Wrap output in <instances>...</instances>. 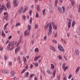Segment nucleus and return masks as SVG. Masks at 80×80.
<instances>
[{
	"label": "nucleus",
	"instance_id": "1",
	"mask_svg": "<svg viewBox=\"0 0 80 80\" xmlns=\"http://www.w3.org/2000/svg\"><path fill=\"white\" fill-rule=\"evenodd\" d=\"M52 23H51L50 24L49 28L48 29L49 32V33H48V35H50V33H52Z\"/></svg>",
	"mask_w": 80,
	"mask_h": 80
},
{
	"label": "nucleus",
	"instance_id": "2",
	"mask_svg": "<svg viewBox=\"0 0 80 80\" xmlns=\"http://www.w3.org/2000/svg\"><path fill=\"white\" fill-rule=\"evenodd\" d=\"M3 9L5 11H6L7 10V8L5 7V5H2L1 7L0 8V13H2V11Z\"/></svg>",
	"mask_w": 80,
	"mask_h": 80
},
{
	"label": "nucleus",
	"instance_id": "3",
	"mask_svg": "<svg viewBox=\"0 0 80 80\" xmlns=\"http://www.w3.org/2000/svg\"><path fill=\"white\" fill-rule=\"evenodd\" d=\"M13 3L14 7H17V6H18V0H14Z\"/></svg>",
	"mask_w": 80,
	"mask_h": 80
},
{
	"label": "nucleus",
	"instance_id": "4",
	"mask_svg": "<svg viewBox=\"0 0 80 80\" xmlns=\"http://www.w3.org/2000/svg\"><path fill=\"white\" fill-rule=\"evenodd\" d=\"M58 47L59 50L61 52H64V49H63V47H62V46L61 45H58Z\"/></svg>",
	"mask_w": 80,
	"mask_h": 80
},
{
	"label": "nucleus",
	"instance_id": "5",
	"mask_svg": "<svg viewBox=\"0 0 80 80\" xmlns=\"http://www.w3.org/2000/svg\"><path fill=\"white\" fill-rule=\"evenodd\" d=\"M71 22H72V20L71 19H69V22L68 24V28H70L71 26Z\"/></svg>",
	"mask_w": 80,
	"mask_h": 80
},
{
	"label": "nucleus",
	"instance_id": "6",
	"mask_svg": "<svg viewBox=\"0 0 80 80\" xmlns=\"http://www.w3.org/2000/svg\"><path fill=\"white\" fill-rule=\"evenodd\" d=\"M30 34V31L28 30H26L24 32V35L25 36H27Z\"/></svg>",
	"mask_w": 80,
	"mask_h": 80
},
{
	"label": "nucleus",
	"instance_id": "7",
	"mask_svg": "<svg viewBox=\"0 0 80 80\" xmlns=\"http://www.w3.org/2000/svg\"><path fill=\"white\" fill-rule=\"evenodd\" d=\"M20 46H19L18 47L16 48L15 50V54H17V52H18V51H19V50H20Z\"/></svg>",
	"mask_w": 80,
	"mask_h": 80
},
{
	"label": "nucleus",
	"instance_id": "8",
	"mask_svg": "<svg viewBox=\"0 0 80 80\" xmlns=\"http://www.w3.org/2000/svg\"><path fill=\"white\" fill-rule=\"evenodd\" d=\"M58 9L59 12L62 14L63 13V11L62 10V8L60 7H58Z\"/></svg>",
	"mask_w": 80,
	"mask_h": 80
},
{
	"label": "nucleus",
	"instance_id": "9",
	"mask_svg": "<svg viewBox=\"0 0 80 80\" xmlns=\"http://www.w3.org/2000/svg\"><path fill=\"white\" fill-rule=\"evenodd\" d=\"M6 6L7 8L8 9H10V2H8L6 4Z\"/></svg>",
	"mask_w": 80,
	"mask_h": 80
},
{
	"label": "nucleus",
	"instance_id": "10",
	"mask_svg": "<svg viewBox=\"0 0 80 80\" xmlns=\"http://www.w3.org/2000/svg\"><path fill=\"white\" fill-rule=\"evenodd\" d=\"M50 48L51 50H52L53 52H55L56 51V49L54 47L52 46H50Z\"/></svg>",
	"mask_w": 80,
	"mask_h": 80
},
{
	"label": "nucleus",
	"instance_id": "11",
	"mask_svg": "<svg viewBox=\"0 0 80 80\" xmlns=\"http://www.w3.org/2000/svg\"><path fill=\"white\" fill-rule=\"evenodd\" d=\"M23 12V7H21L18 12L19 14H21Z\"/></svg>",
	"mask_w": 80,
	"mask_h": 80
},
{
	"label": "nucleus",
	"instance_id": "12",
	"mask_svg": "<svg viewBox=\"0 0 80 80\" xmlns=\"http://www.w3.org/2000/svg\"><path fill=\"white\" fill-rule=\"evenodd\" d=\"M40 57H41V56H39L37 57H35L34 58V61H35V62L36 61H37L38 58H40Z\"/></svg>",
	"mask_w": 80,
	"mask_h": 80
},
{
	"label": "nucleus",
	"instance_id": "13",
	"mask_svg": "<svg viewBox=\"0 0 80 80\" xmlns=\"http://www.w3.org/2000/svg\"><path fill=\"white\" fill-rule=\"evenodd\" d=\"M10 45H11V42H9L8 44V45L7 47V48H8V50H12V49L10 48Z\"/></svg>",
	"mask_w": 80,
	"mask_h": 80
},
{
	"label": "nucleus",
	"instance_id": "14",
	"mask_svg": "<svg viewBox=\"0 0 80 80\" xmlns=\"http://www.w3.org/2000/svg\"><path fill=\"white\" fill-rule=\"evenodd\" d=\"M75 53L76 55H79V51L78 49H76L75 50Z\"/></svg>",
	"mask_w": 80,
	"mask_h": 80
},
{
	"label": "nucleus",
	"instance_id": "15",
	"mask_svg": "<svg viewBox=\"0 0 80 80\" xmlns=\"http://www.w3.org/2000/svg\"><path fill=\"white\" fill-rule=\"evenodd\" d=\"M80 67H78L77 68V69H76V74H77V73H78V71H79V70H80Z\"/></svg>",
	"mask_w": 80,
	"mask_h": 80
},
{
	"label": "nucleus",
	"instance_id": "16",
	"mask_svg": "<svg viewBox=\"0 0 80 80\" xmlns=\"http://www.w3.org/2000/svg\"><path fill=\"white\" fill-rule=\"evenodd\" d=\"M37 11L39 12L40 10V7L39 5H38L37 6Z\"/></svg>",
	"mask_w": 80,
	"mask_h": 80
},
{
	"label": "nucleus",
	"instance_id": "17",
	"mask_svg": "<svg viewBox=\"0 0 80 80\" xmlns=\"http://www.w3.org/2000/svg\"><path fill=\"white\" fill-rule=\"evenodd\" d=\"M47 72L48 74H49V75H50V74H52V72H51V71L50 70H47Z\"/></svg>",
	"mask_w": 80,
	"mask_h": 80
},
{
	"label": "nucleus",
	"instance_id": "18",
	"mask_svg": "<svg viewBox=\"0 0 80 80\" xmlns=\"http://www.w3.org/2000/svg\"><path fill=\"white\" fill-rule=\"evenodd\" d=\"M51 68L52 69H54V68H55V65H53V64H51Z\"/></svg>",
	"mask_w": 80,
	"mask_h": 80
},
{
	"label": "nucleus",
	"instance_id": "19",
	"mask_svg": "<svg viewBox=\"0 0 80 80\" xmlns=\"http://www.w3.org/2000/svg\"><path fill=\"white\" fill-rule=\"evenodd\" d=\"M49 26V24H47L44 27V29L46 30L47 28H48V26Z\"/></svg>",
	"mask_w": 80,
	"mask_h": 80
},
{
	"label": "nucleus",
	"instance_id": "20",
	"mask_svg": "<svg viewBox=\"0 0 80 80\" xmlns=\"http://www.w3.org/2000/svg\"><path fill=\"white\" fill-rule=\"evenodd\" d=\"M3 14L4 15L7 16H5L6 18H8V13H7V12H5Z\"/></svg>",
	"mask_w": 80,
	"mask_h": 80
},
{
	"label": "nucleus",
	"instance_id": "21",
	"mask_svg": "<svg viewBox=\"0 0 80 80\" xmlns=\"http://www.w3.org/2000/svg\"><path fill=\"white\" fill-rule=\"evenodd\" d=\"M1 35L3 37H6V35H5V34H4L3 32H2Z\"/></svg>",
	"mask_w": 80,
	"mask_h": 80
},
{
	"label": "nucleus",
	"instance_id": "22",
	"mask_svg": "<svg viewBox=\"0 0 80 80\" xmlns=\"http://www.w3.org/2000/svg\"><path fill=\"white\" fill-rule=\"evenodd\" d=\"M28 30L29 31H30L31 30V26L29 25L28 26Z\"/></svg>",
	"mask_w": 80,
	"mask_h": 80
},
{
	"label": "nucleus",
	"instance_id": "23",
	"mask_svg": "<svg viewBox=\"0 0 80 80\" xmlns=\"http://www.w3.org/2000/svg\"><path fill=\"white\" fill-rule=\"evenodd\" d=\"M68 66H66V67H64V68H62L63 69L64 71H65L67 69H68Z\"/></svg>",
	"mask_w": 80,
	"mask_h": 80
},
{
	"label": "nucleus",
	"instance_id": "24",
	"mask_svg": "<svg viewBox=\"0 0 80 80\" xmlns=\"http://www.w3.org/2000/svg\"><path fill=\"white\" fill-rule=\"evenodd\" d=\"M22 18L24 20H26V16L25 15H22Z\"/></svg>",
	"mask_w": 80,
	"mask_h": 80
},
{
	"label": "nucleus",
	"instance_id": "25",
	"mask_svg": "<svg viewBox=\"0 0 80 80\" xmlns=\"http://www.w3.org/2000/svg\"><path fill=\"white\" fill-rule=\"evenodd\" d=\"M75 24V21H73L72 24V27H74V25Z\"/></svg>",
	"mask_w": 80,
	"mask_h": 80
},
{
	"label": "nucleus",
	"instance_id": "26",
	"mask_svg": "<svg viewBox=\"0 0 80 80\" xmlns=\"http://www.w3.org/2000/svg\"><path fill=\"white\" fill-rule=\"evenodd\" d=\"M56 74V71L55 70H54L53 74V77H54L55 76Z\"/></svg>",
	"mask_w": 80,
	"mask_h": 80
},
{
	"label": "nucleus",
	"instance_id": "27",
	"mask_svg": "<svg viewBox=\"0 0 80 80\" xmlns=\"http://www.w3.org/2000/svg\"><path fill=\"white\" fill-rule=\"evenodd\" d=\"M34 51L35 52H39L38 48H35L34 50Z\"/></svg>",
	"mask_w": 80,
	"mask_h": 80
},
{
	"label": "nucleus",
	"instance_id": "28",
	"mask_svg": "<svg viewBox=\"0 0 80 80\" xmlns=\"http://www.w3.org/2000/svg\"><path fill=\"white\" fill-rule=\"evenodd\" d=\"M20 42H21V40H19L18 43L16 45V47H18L19 46V45H20Z\"/></svg>",
	"mask_w": 80,
	"mask_h": 80
},
{
	"label": "nucleus",
	"instance_id": "29",
	"mask_svg": "<svg viewBox=\"0 0 80 80\" xmlns=\"http://www.w3.org/2000/svg\"><path fill=\"white\" fill-rule=\"evenodd\" d=\"M46 9H44L42 10V14L43 15H45V13Z\"/></svg>",
	"mask_w": 80,
	"mask_h": 80
},
{
	"label": "nucleus",
	"instance_id": "30",
	"mask_svg": "<svg viewBox=\"0 0 80 80\" xmlns=\"http://www.w3.org/2000/svg\"><path fill=\"white\" fill-rule=\"evenodd\" d=\"M54 29L55 30H57V26H56V25L53 27Z\"/></svg>",
	"mask_w": 80,
	"mask_h": 80
},
{
	"label": "nucleus",
	"instance_id": "31",
	"mask_svg": "<svg viewBox=\"0 0 80 80\" xmlns=\"http://www.w3.org/2000/svg\"><path fill=\"white\" fill-rule=\"evenodd\" d=\"M52 42H53V43H57V41L56 40H52Z\"/></svg>",
	"mask_w": 80,
	"mask_h": 80
},
{
	"label": "nucleus",
	"instance_id": "32",
	"mask_svg": "<svg viewBox=\"0 0 80 80\" xmlns=\"http://www.w3.org/2000/svg\"><path fill=\"white\" fill-rule=\"evenodd\" d=\"M23 61L24 62H26V61H27V58L24 57H23Z\"/></svg>",
	"mask_w": 80,
	"mask_h": 80
},
{
	"label": "nucleus",
	"instance_id": "33",
	"mask_svg": "<svg viewBox=\"0 0 80 80\" xmlns=\"http://www.w3.org/2000/svg\"><path fill=\"white\" fill-rule=\"evenodd\" d=\"M27 10V8H24L23 9V13H25V12H26V11Z\"/></svg>",
	"mask_w": 80,
	"mask_h": 80
},
{
	"label": "nucleus",
	"instance_id": "34",
	"mask_svg": "<svg viewBox=\"0 0 80 80\" xmlns=\"http://www.w3.org/2000/svg\"><path fill=\"white\" fill-rule=\"evenodd\" d=\"M26 77H28V75H29V72H26Z\"/></svg>",
	"mask_w": 80,
	"mask_h": 80
},
{
	"label": "nucleus",
	"instance_id": "35",
	"mask_svg": "<svg viewBox=\"0 0 80 80\" xmlns=\"http://www.w3.org/2000/svg\"><path fill=\"white\" fill-rule=\"evenodd\" d=\"M62 10H63V12H65V7L63 6L62 7Z\"/></svg>",
	"mask_w": 80,
	"mask_h": 80
},
{
	"label": "nucleus",
	"instance_id": "36",
	"mask_svg": "<svg viewBox=\"0 0 80 80\" xmlns=\"http://www.w3.org/2000/svg\"><path fill=\"white\" fill-rule=\"evenodd\" d=\"M32 18H31L29 19V23H32Z\"/></svg>",
	"mask_w": 80,
	"mask_h": 80
},
{
	"label": "nucleus",
	"instance_id": "37",
	"mask_svg": "<svg viewBox=\"0 0 80 80\" xmlns=\"http://www.w3.org/2000/svg\"><path fill=\"white\" fill-rule=\"evenodd\" d=\"M13 43H14V41L12 42L11 43V47H14V44Z\"/></svg>",
	"mask_w": 80,
	"mask_h": 80
},
{
	"label": "nucleus",
	"instance_id": "38",
	"mask_svg": "<svg viewBox=\"0 0 80 80\" xmlns=\"http://www.w3.org/2000/svg\"><path fill=\"white\" fill-rule=\"evenodd\" d=\"M61 41L62 42V43H66V42L65 41V40L61 39Z\"/></svg>",
	"mask_w": 80,
	"mask_h": 80
},
{
	"label": "nucleus",
	"instance_id": "39",
	"mask_svg": "<svg viewBox=\"0 0 80 80\" xmlns=\"http://www.w3.org/2000/svg\"><path fill=\"white\" fill-rule=\"evenodd\" d=\"M20 24L19 23H17L15 25V27H17V26H20Z\"/></svg>",
	"mask_w": 80,
	"mask_h": 80
},
{
	"label": "nucleus",
	"instance_id": "40",
	"mask_svg": "<svg viewBox=\"0 0 80 80\" xmlns=\"http://www.w3.org/2000/svg\"><path fill=\"white\" fill-rule=\"evenodd\" d=\"M36 18H38V17H39V16L38 15V13L36 12Z\"/></svg>",
	"mask_w": 80,
	"mask_h": 80
},
{
	"label": "nucleus",
	"instance_id": "41",
	"mask_svg": "<svg viewBox=\"0 0 80 80\" xmlns=\"http://www.w3.org/2000/svg\"><path fill=\"white\" fill-rule=\"evenodd\" d=\"M58 58L59 59H60V60H62V56L61 55L59 56Z\"/></svg>",
	"mask_w": 80,
	"mask_h": 80
},
{
	"label": "nucleus",
	"instance_id": "42",
	"mask_svg": "<svg viewBox=\"0 0 80 80\" xmlns=\"http://www.w3.org/2000/svg\"><path fill=\"white\" fill-rule=\"evenodd\" d=\"M58 3V0H55V5H57V4Z\"/></svg>",
	"mask_w": 80,
	"mask_h": 80
},
{
	"label": "nucleus",
	"instance_id": "43",
	"mask_svg": "<svg viewBox=\"0 0 80 80\" xmlns=\"http://www.w3.org/2000/svg\"><path fill=\"white\" fill-rule=\"evenodd\" d=\"M43 40L45 41H46V40H47V36H45L43 38Z\"/></svg>",
	"mask_w": 80,
	"mask_h": 80
},
{
	"label": "nucleus",
	"instance_id": "44",
	"mask_svg": "<svg viewBox=\"0 0 80 80\" xmlns=\"http://www.w3.org/2000/svg\"><path fill=\"white\" fill-rule=\"evenodd\" d=\"M11 74L12 75H15V73L13 71H12L11 72Z\"/></svg>",
	"mask_w": 80,
	"mask_h": 80
},
{
	"label": "nucleus",
	"instance_id": "45",
	"mask_svg": "<svg viewBox=\"0 0 80 80\" xmlns=\"http://www.w3.org/2000/svg\"><path fill=\"white\" fill-rule=\"evenodd\" d=\"M57 78L58 80H60V75H58L57 76Z\"/></svg>",
	"mask_w": 80,
	"mask_h": 80
},
{
	"label": "nucleus",
	"instance_id": "46",
	"mask_svg": "<svg viewBox=\"0 0 80 80\" xmlns=\"http://www.w3.org/2000/svg\"><path fill=\"white\" fill-rule=\"evenodd\" d=\"M34 65H35L36 67H38V63H35Z\"/></svg>",
	"mask_w": 80,
	"mask_h": 80
},
{
	"label": "nucleus",
	"instance_id": "47",
	"mask_svg": "<svg viewBox=\"0 0 80 80\" xmlns=\"http://www.w3.org/2000/svg\"><path fill=\"white\" fill-rule=\"evenodd\" d=\"M35 29H36V28H38V25L37 24H35Z\"/></svg>",
	"mask_w": 80,
	"mask_h": 80
},
{
	"label": "nucleus",
	"instance_id": "48",
	"mask_svg": "<svg viewBox=\"0 0 80 80\" xmlns=\"http://www.w3.org/2000/svg\"><path fill=\"white\" fill-rule=\"evenodd\" d=\"M32 10H30L29 11V13L30 14V16L32 15Z\"/></svg>",
	"mask_w": 80,
	"mask_h": 80
},
{
	"label": "nucleus",
	"instance_id": "49",
	"mask_svg": "<svg viewBox=\"0 0 80 80\" xmlns=\"http://www.w3.org/2000/svg\"><path fill=\"white\" fill-rule=\"evenodd\" d=\"M9 66H12V62H9Z\"/></svg>",
	"mask_w": 80,
	"mask_h": 80
},
{
	"label": "nucleus",
	"instance_id": "50",
	"mask_svg": "<svg viewBox=\"0 0 80 80\" xmlns=\"http://www.w3.org/2000/svg\"><path fill=\"white\" fill-rule=\"evenodd\" d=\"M28 64H27L25 66V68L28 69Z\"/></svg>",
	"mask_w": 80,
	"mask_h": 80
},
{
	"label": "nucleus",
	"instance_id": "51",
	"mask_svg": "<svg viewBox=\"0 0 80 80\" xmlns=\"http://www.w3.org/2000/svg\"><path fill=\"white\" fill-rule=\"evenodd\" d=\"M71 78H72V75L70 74L68 77V79H70Z\"/></svg>",
	"mask_w": 80,
	"mask_h": 80
},
{
	"label": "nucleus",
	"instance_id": "52",
	"mask_svg": "<svg viewBox=\"0 0 80 80\" xmlns=\"http://www.w3.org/2000/svg\"><path fill=\"white\" fill-rule=\"evenodd\" d=\"M0 51L1 52L3 50V48L2 47H0Z\"/></svg>",
	"mask_w": 80,
	"mask_h": 80
},
{
	"label": "nucleus",
	"instance_id": "53",
	"mask_svg": "<svg viewBox=\"0 0 80 80\" xmlns=\"http://www.w3.org/2000/svg\"><path fill=\"white\" fill-rule=\"evenodd\" d=\"M12 38V36H10L8 38V40H10V39H11V38Z\"/></svg>",
	"mask_w": 80,
	"mask_h": 80
},
{
	"label": "nucleus",
	"instance_id": "54",
	"mask_svg": "<svg viewBox=\"0 0 80 80\" xmlns=\"http://www.w3.org/2000/svg\"><path fill=\"white\" fill-rule=\"evenodd\" d=\"M65 63H63V66H62V68H64L65 67Z\"/></svg>",
	"mask_w": 80,
	"mask_h": 80
},
{
	"label": "nucleus",
	"instance_id": "55",
	"mask_svg": "<svg viewBox=\"0 0 80 80\" xmlns=\"http://www.w3.org/2000/svg\"><path fill=\"white\" fill-rule=\"evenodd\" d=\"M2 73H5V70H3L2 71Z\"/></svg>",
	"mask_w": 80,
	"mask_h": 80
},
{
	"label": "nucleus",
	"instance_id": "56",
	"mask_svg": "<svg viewBox=\"0 0 80 80\" xmlns=\"http://www.w3.org/2000/svg\"><path fill=\"white\" fill-rule=\"evenodd\" d=\"M70 33H68L67 34V36L68 37H70Z\"/></svg>",
	"mask_w": 80,
	"mask_h": 80
},
{
	"label": "nucleus",
	"instance_id": "57",
	"mask_svg": "<svg viewBox=\"0 0 80 80\" xmlns=\"http://www.w3.org/2000/svg\"><path fill=\"white\" fill-rule=\"evenodd\" d=\"M57 33L56 32L54 34L55 37H57Z\"/></svg>",
	"mask_w": 80,
	"mask_h": 80
},
{
	"label": "nucleus",
	"instance_id": "58",
	"mask_svg": "<svg viewBox=\"0 0 80 80\" xmlns=\"http://www.w3.org/2000/svg\"><path fill=\"white\" fill-rule=\"evenodd\" d=\"M52 27H54V26H55V23H54V22H52Z\"/></svg>",
	"mask_w": 80,
	"mask_h": 80
},
{
	"label": "nucleus",
	"instance_id": "59",
	"mask_svg": "<svg viewBox=\"0 0 80 80\" xmlns=\"http://www.w3.org/2000/svg\"><path fill=\"white\" fill-rule=\"evenodd\" d=\"M8 25V23H6V24H5L4 26V27H5L6 28H7V25Z\"/></svg>",
	"mask_w": 80,
	"mask_h": 80
},
{
	"label": "nucleus",
	"instance_id": "60",
	"mask_svg": "<svg viewBox=\"0 0 80 80\" xmlns=\"http://www.w3.org/2000/svg\"><path fill=\"white\" fill-rule=\"evenodd\" d=\"M18 62L19 63H21V60H20V59L18 60Z\"/></svg>",
	"mask_w": 80,
	"mask_h": 80
},
{
	"label": "nucleus",
	"instance_id": "61",
	"mask_svg": "<svg viewBox=\"0 0 80 80\" xmlns=\"http://www.w3.org/2000/svg\"><path fill=\"white\" fill-rule=\"evenodd\" d=\"M7 58H8L6 56L4 57V59L5 60H7Z\"/></svg>",
	"mask_w": 80,
	"mask_h": 80
},
{
	"label": "nucleus",
	"instance_id": "62",
	"mask_svg": "<svg viewBox=\"0 0 80 80\" xmlns=\"http://www.w3.org/2000/svg\"><path fill=\"white\" fill-rule=\"evenodd\" d=\"M34 80H38V79H37V77H35L34 78Z\"/></svg>",
	"mask_w": 80,
	"mask_h": 80
},
{
	"label": "nucleus",
	"instance_id": "63",
	"mask_svg": "<svg viewBox=\"0 0 80 80\" xmlns=\"http://www.w3.org/2000/svg\"><path fill=\"white\" fill-rule=\"evenodd\" d=\"M5 73H7V74L8 73V71H6L5 70Z\"/></svg>",
	"mask_w": 80,
	"mask_h": 80
},
{
	"label": "nucleus",
	"instance_id": "64",
	"mask_svg": "<svg viewBox=\"0 0 80 80\" xmlns=\"http://www.w3.org/2000/svg\"><path fill=\"white\" fill-rule=\"evenodd\" d=\"M63 80H66V77L65 76V77L63 78Z\"/></svg>",
	"mask_w": 80,
	"mask_h": 80
}]
</instances>
